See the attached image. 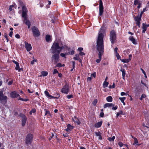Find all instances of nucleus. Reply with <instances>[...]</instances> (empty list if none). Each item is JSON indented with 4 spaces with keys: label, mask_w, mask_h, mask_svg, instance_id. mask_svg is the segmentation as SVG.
Wrapping results in <instances>:
<instances>
[{
    "label": "nucleus",
    "mask_w": 149,
    "mask_h": 149,
    "mask_svg": "<svg viewBox=\"0 0 149 149\" xmlns=\"http://www.w3.org/2000/svg\"><path fill=\"white\" fill-rule=\"evenodd\" d=\"M119 99L120 100L121 102L122 103L124 102V100L126 99V98L125 97H119Z\"/></svg>",
    "instance_id": "obj_34"
},
{
    "label": "nucleus",
    "mask_w": 149,
    "mask_h": 149,
    "mask_svg": "<svg viewBox=\"0 0 149 149\" xmlns=\"http://www.w3.org/2000/svg\"><path fill=\"white\" fill-rule=\"evenodd\" d=\"M118 144L120 147H122L124 145V144L121 142H119L118 143Z\"/></svg>",
    "instance_id": "obj_47"
},
{
    "label": "nucleus",
    "mask_w": 149,
    "mask_h": 149,
    "mask_svg": "<svg viewBox=\"0 0 149 149\" xmlns=\"http://www.w3.org/2000/svg\"><path fill=\"white\" fill-rule=\"evenodd\" d=\"M68 54V53H65V54L62 53L60 54V55L62 57H65L66 55H67Z\"/></svg>",
    "instance_id": "obj_39"
},
{
    "label": "nucleus",
    "mask_w": 149,
    "mask_h": 149,
    "mask_svg": "<svg viewBox=\"0 0 149 149\" xmlns=\"http://www.w3.org/2000/svg\"><path fill=\"white\" fill-rule=\"evenodd\" d=\"M102 124V122H98L95 125V127H96L98 128L100 127Z\"/></svg>",
    "instance_id": "obj_19"
},
{
    "label": "nucleus",
    "mask_w": 149,
    "mask_h": 149,
    "mask_svg": "<svg viewBox=\"0 0 149 149\" xmlns=\"http://www.w3.org/2000/svg\"><path fill=\"white\" fill-rule=\"evenodd\" d=\"M11 97L13 98L17 97L19 96V95L15 92H13L10 93Z\"/></svg>",
    "instance_id": "obj_15"
},
{
    "label": "nucleus",
    "mask_w": 149,
    "mask_h": 149,
    "mask_svg": "<svg viewBox=\"0 0 149 149\" xmlns=\"http://www.w3.org/2000/svg\"><path fill=\"white\" fill-rule=\"evenodd\" d=\"M105 33V28L102 27L100 30L98 34V36L97 41L96 47L97 50L99 52V59H97L96 61L97 63H99L101 59L104 49L103 38L104 34Z\"/></svg>",
    "instance_id": "obj_1"
},
{
    "label": "nucleus",
    "mask_w": 149,
    "mask_h": 149,
    "mask_svg": "<svg viewBox=\"0 0 149 149\" xmlns=\"http://www.w3.org/2000/svg\"><path fill=\"white\" fill-rule=\"evenodd\" d=\"M24 44H25V48L27 51L28 52L30 51L32 49V47L31 44L28 43L26 42H24Z\"/></svg>",
    "instance_id": "obj_13"
},
{
    "label": "nucleus",
    "mask_w": 149,
    "mask_h": 149,
    "mask_svg": "<svg viewBox=\"0 0 149 149\" xmlns=\"http://www.w3.org/2000/svg\"><path fill=\"white\" fill-rule=\"evenodd\" d=\"M115 139V136H113L112 138H108V140H109V141H113Z\"/></svg>",
    "instance_id": "obj_31"
},
{
    "label": "nucleus",
    "mask_w": 149,
    "mask_h": 149,
    "mask_svg": "<svg viewBox=\"0 0 149 149\" xmlns=\"http://www.w3.org/2000/svg\"><path fill=\"white\" fill-rule=\"evenodd\" d=\"M96 76V73L95 72H94L91 75V77H93L95 78Z\"/></svg>",
    "instance_id": "obj_44"
},
{
    "label": "nucleus",
    "mask_w": 149,
    "mask_h": 149,
    "mask_svg": "<svg viewBox=\"0 0 149 149\" xmlns=\"http://www.w3.org/2000/svg\"><path fill=\"white\" fill-rule=\"evenodd\" d=\"M97 102V99H95L93 102L92 103L95 106L96 105Z\"/></svg>",
    "instance_id": "obj_38"
},
{
    "label": "nucleus",
    "mask_w": 149,
    "mask_h": 149,
    "mask_svg": "<svg viewBox=\"0 0 149 149\" xmlns=\"http://www.w3.org/2000/svg\"><path fill=\"white\" fill-rule=\"evenodd\" d=\"M121 114H123V111H120V112L117 113L116 114V117H118Z\"/></svg>",
    "instance_id": "obj_37"
},
{
    "label": "nucleus",
    "mask_w": 149,
    "mask_h": 149,
    "mask_svg": "<svg viewBox=\"0 0 149 149\" xmlns=\"http://www.w3.org/2000/svg\"><path fill=\"white\" fill-rule=\"evenodd\" d=\"M14 7V5H11L9 7V10L10 11H11L12 10V8Z\"/></svg>",
    "instance_id": "obj_51"
},
{
    "label": "nucleus",
    "mask_w": 149,
    "mask_h": 149,
    "mask_svg": "<svg viewBox=\"0 0 149 149\" xmlns=\"http://www.w3.org/2000/svg\"><path fill=\"white\" fill-rule=\"evenodd\" d=\"M13 31H11L9 34V36L10 37H12V35H13Z\"/></svg>",
    "instance_id": "obj_62"
},
{
    "label": "nucleus",
    "mask_w": 149,
    "mask_h": 149,
    "mask_svg": "<svg viewBox=\"0 0 149 149\" xmlns=\"http://www.w3.org/2000/svg\"><path fill=\"white\" fill-rule=\"evenodd\" d=\"M22 126H24L25 125L26 122L27 118L24 115H23L22 116Z\"/></svg>",
    "instance_id": "obj_14"
},
{
    "label": "nucleus",
    "mask_w": 149,
    "mask_h": 149,
    "mask_svg": "<svg viewBox=\"0 0 149 149\" xmlns=\"http://www.w3.org/2000/svg\"><path fill=\"white\" fill-rule=\"evenodd\" d=\"M146 97V95L145 94H142L141 96V97L140 98V99L141 100H142L143 98L145 97Z\"/></svg>",
    "instance_id": "obj_41"
},
{
    "label": "nucleus",
    "mask_w": 149,
    "mask_h": 149,
    "mask_svg": "<svg viewBox=\"0 0 149 149\" xmlns=\"http://www.w3.org/2000/svg\"><path fill=\"white\" fill-rule=\"evenodd\" d=\"M129 39L132 42V43L134 45H136L137 44V42H136V40L132 36H130L129 38Z\"/></svg>",
    "instance_id": "obj_17"
},
{
    "label": "nucleus",
    "mask_w": 149,
    "mask_h": 149,
    "mask_svg": "<svg viewBox=\"0 0 149 149\" xmlns=\"http://www.w3.org/2000/svg\"><path fill=\"white\" fill-rule=\"evenodd\" d=\"M35 62H36V61L35 59H34L31 61V64L32 65H33L34 64Z\"/></svg>",
    "instance_id": "obj_60"
},
{
    "label": "nucleus",
    "mask_w": 149,
    "mask_h": 149,
    "mask_svg": "<svg viewBox=\"0 0 149 149\" xmlns=\"http://www.w3.org/2000/svg\"><path fill=\"white\" fill-rule=\"evenodd\" d=\"M80 58L79 57V54H76L75 55V56L73 58V59L74 60H78Z\"/></svg>",
    "instance_id": "obj_26"
},
{
    "label": "nucleus",
    "mask_w": 149,
    "mask_h": 149,
    "mask_svg": "<svg viewBox=\"0 0 149 149\" xmlns=\"http://www.w3.org/2000/svg\"><path fill=\"white\" fill-rule=\"evenodd\" d=\"M114 106V105L112 103H106L104 105V108H105L107 107H111Z\"/></svg>",
    "instance_id": "obj_18"
},
{
    "label": "nucleus",
    "mask_w": 149,
    "mask_h": 149,
    "mask_svg": "<svg viewBox=\"0 0 149 149\" xmlns=\"http://www.w3.org/2000/svg\"><path fill=\"white\" fill-rule=\"evenodd\" d=\"M42 75L43 76H46L48 74V72H47L43 71L41 72Z\"/></svg>",
    "instance_id": "obj_28"
},
{
    "label": "nucleus",
    "mask_w": 149,
    "mask_h": 149,
    "mask_svg": "<svg viewBox=\"0 0 149 149\" xmlns=\"http://www.w3.org/2000/svg\"><path fill=\"white\" fill-rule=\"evenodd\" d=\"M117 109V106H116L114 107H112V109L113 110H115Z\"/></svg>",
    "instance_id": "obj_57"
},
{
    "label": "nucleus",
    "mask_w": 149,
    "mask_h": 149,
    "mask_svg": "<svg viewBox=\"0 0 149 149\" xmlns=\"http://www.w3.org/2000/svg\"><path fill=\"white\" fill-rule=\"evenodd\" d=\"M83 50V48L81 47H79L78 48V50L79 51H81Z\"/></svg>",
    "instance_id": "obj_61"
},
{
    "label": "nucleus",
    "mask_w": 149,
    "mask_h": 149,
    "mask_svg": "<svg viewBox=\"0 0 149 149\" xmlns=\"http://www.w3.org/2000/svg\"><path fill=\"white\" fill-rule=\"evenodd\" d=\"M24 18L23 22L28 26V29L30 28L31 25V22L29 20L27 19V17H25Z\"/></svg>",
    "instance_id": "obj_12"
},
{
    "label": "nucleus",
    "mask_w": 149,
    "mask_h": 149,
    "mask_svg": "<svg viewBox=\"0 0 149 149\" xmlns=\"http://www.w3.org/2000/svg\"><path fill=\"white\" fill-rule=\"evenodd\" d=\"M51 37L48 35H47L46 36V40L47 42H49L51 40Z\"/></svg>",
    "instance_id": "obj_22"
},
{
    "label": "nucleus",
    "mask_w": 149,
    "mask_h": 149,
    "mask_svg": "<svg viewBox=\"0 0 149 149\" xmlns=\"http://www.w3.org/2000/svg\"><path fill=\"white\" fill-rule=\"evenodd\" d=\"M104 115V113L102 112H101L100 114V116L101 117H103Z\"/></svg>",
    "instance_id": "obj_59"
},
{
    "label": "nucleus",
    "mask_w": 149,
    "mask_h": 149,
    "mask_svg": "<svg viewBox=\"0 0 149 149\" xmlns=\"http://www.w3.org/2000/svg\"><path fill=\"white\" fill-rule=\"evenodd\" d=\"M33 135L30 134H28L25 139V143L27 146L31 145L33 140Z\"/></svg>",
    "instance_id": "obj_5"
},
{
    "label": "nucleus",
    "mask_w": 149,
    "mask_h": 149,
    "mask_svg": "<svg viewBox=\"0 0 149 149\" xmlns=\"http://www.w3.org/2000/svg\"><path fill=\"white\" fill-rule=\"evenodd\" d=\"M141 17L139 15H138L137 16L135 17V20L136 22V25L140 27V21L141 18Z\"/></svg>",
    "instance_id": "obj_10"
},
{
    "label": "nucleus",
    "mask_w": 149,
    "mask_h": 149,
    "mask_svg": "<svg viewBox=\"0 0 149 149\" xmlns=\"http://www.w3.org/2000/svg\"><path fill=\"white\" fill-rule=\"evenodd\" d=\"M19 100H20L22 101H27L28 100V99H23L20 97H19V98L18 99Z\"/></svg>",
    "instance_id": "obj_33"
},
{
    "label": "nucleus",
    "mask_w": 149,
    "mask_h": 149,
    "mask_svg": "<svg viewBox=\"0 0 149 149\" xmlns=\"http://www.w3.org/2000/svg\"><path fill=\"white\" fill-rule=\"evenodd\" d=\"M63 48V46H59L58 43L54 42L52 47V52L53 54L60 53L61 50Z\"/></svg>",
    "instance_id": "obj_2"
},
{
    "label": "nucleus",
    "mask_w": 149,
    "mask_h": 149,
    "mask_svg": "<svg viewBox=\"0 0 149 149\" xmlns=\"http://www.w3.org/2000/svg\"><path fill=\"white\" fill-rule=\"evenodd\" d=\"M112 97L110 96H109L106 98L108 102H111L112 101Z\"/></svg>",
    "instance_id": "obj_24"
},
{
    "label": "nucleus",
    "mask_w": 149,
    "mask_h": 149,
    "mask_svg": "<svg viewBox=\"0 0 149 149\" xmlns=\"http://www.w3.org/2000/svg\"><path fill=\"white\" fill-rule=\"evenodd\" d=\"M67 97L68 99H70V98H73V96L72 95H67Z\"/></svg>",
    "instance_id": "obj_42"
},
{
    "label": "nucleus",
    "mask_w": 149,
    "mask_h": 149,
    "mask_svg": "<svg viewBox=\"0 0 149 149\" xmlns=\"http://www.w3.org/2000/svg\"><path fill=\"white\" fill-rule=\"evenodd\" d=\"M141 3L139 0H135L134 1V4L135 5L139 4Z\"/></svg>",
    "instance_id": "obj_25"
},
{
    "label": "nucleus",
    "mask_w": 149,
    "mask_h": 149,
    "mask_svg": "<svg viewBox=\"0 0 149 149\" xmlns=\"http://www.w3.org/2000/svg\"><path fill=\"white\" fill-rule=\"evenodd\" d=\"M58 73V71L56 69H54L53 71V74H55Z\"/></svg>",
    "instance_id": "obj_49"
},
{
    "label": "nucleus",
    "mask_w": 149,
    "mask_h": 149,
    "mask_svg": "<svg viewBox=\"0 0 149 149\" xmlns=\"http://www.w3.org/2000/svg\"><path fill=\"white\" fill-rule=\"evenodd\" d=\"M69 91V87L68 85L67 84H66L63 87L62 89L61 90V92L64 93L68 94Z\"/></svg>",
    "instance_id": "obj_7"
},
{
    "label": "nucleus",
    "mask_w": 149,
    "mask_h": 149,
    "mask_svg": "<svg viewBox=\"0 0 149 149\" xmlns=\"http://www.w3.org/2000/svg\"><path fill=\"white\" fill-rule=\"evenodd\" d=\"M142 29H143L142 32L143 33H145V32L147 28L146 26V24L144 23H143L142 24Z\"/></svg>",
    "instance_id": "obj_20"
},
{
    "label": "nucleus",
    "mask_w": 149,
    "mask_h": 149,
    "mask_svg": "<svg viewBox=\"0 0 149 149\" xmlns=\"http://www.w3.org/2000/svg\"><path fill=\"white\" fill-rule=\"evenodd\" d=\"M45 93L46 95L48 97L50 98H54V97L52 96L51 95L49 94V92L47 91H45Z\"/></svg>",
    "instance_id": "obj_21"
},
{
    "label": "nucleus",
    "mask_w": 149,
    "mask_h": 149,
    "mask_svg": "<svg viewBox=\"0 0 149 149\" xmlns=\"http://www.w3.org/2000/svg\"><path fill=\"white\" fill-rule=\"evenodd\" d=\"M62 67V65L61 63H59L58 64H57L56 65V66L55 67Z\"/></svg>",
    "instance_id": "obj_45"
},
{
    "label": "nucleus",
    "mask_w": 149,
    "mask_h": 149,
    "mask_svg": "<svg viewBox=\"0 0 149 149\" xmlns=\"http://www.w3.org/2000/svg\"><path fill=\"white\" fill-rule=\"evenodd\" d=\"M104 8L103 5V3L102 0H100L99 1V13L100 16H101L103 13Z\"/></svg>",
    "instance_id": "obj_8"
},
{
    "label": "nucleus",
    "mask_w": 149,
    "mask_h": 149,
    "mask_svg": "<svg viewBox=\"0 0 149 149\" xmlns=\"http://www.w3.org/2000/svg\"><path fill=\"white\" fill-rule=\"evenodd\" d=\"M132 137L133 138H134V143H133V145H134L135 144L138 143V140H137V139L136 138L134 137L133 136H132Z\"/></svg>",
    "instance_id": "obj_30"
},
{
    "label": "nucleus",
    "mask_w": 149,
    "mask_h": 149,
    "mask_svg": "<svg viewBox=\"0 0 149 149\" xmlns=\"http://www.w3.org/2000/svg\"><path fill=\"white\" fill-rule=\"evenodd\" d=\"M59 53H55L52 56V62L54 64H56L59 61Z\"/></svg>",
    "instance_id": "obj_4"
},
{
    "label": "nucleus",
    "mask_w": 149,
    "mask_h": 149,
    "mask_svg": "<svg viewBox=\"0 0 149 149\" xmlns=\"http://www.w3.org/2000/svg\"><path fill=\"white\" fill-rule=\"evenodd\" d=\"M36 111V110L35 109H33L29 113L30 115H31L32 113H34Z\"/></svg>",
    "instance_id": "obj_36"
},
{
    "label": "nucleus",
    "mask_w": 149,
    "mask_h": 149,
    "mask_svg": "<svg viewBox=\"0 0 149 149\" xmlns=\"http://www.w3.org/2000/svg\"><path fill=\"white\" fill-rule=\"evenodd\" d=\"M74 50H72L70 52H69L68 53V54H70L71 55H73L74 54Z\"/></svg>",
    "instance_id": "obj_46"
},
{
    "label": "nucleus",
    "mask_w": 149,
    "mask_h": 149,
    "mask_svg": "<svg viewBox=\"0 0 149 149\" xmlns=\"http://www.w3.org/2000/svg\"><path fill=\"white\" fill-rule=\"evenodd\" d=\"M31 30L34 37H37L40 35V32L36 27L35 26L32 27Z\"/></svg>",
    "instance_id": "obj_6"
},
{
    "label": "nucleus",
    "mask_w": 149,
    "mask_h": 149,
    "mask_svg": "<svg viewBox=\"0 0 149 149\" xmlns=\"http://www.w3.org/2000/svg\"><path fill=\"white\" fill-rule=\"evenodd\" d=\"M22 17H27L26 14L28 11L27 8L25 6H23L22 7Z\"/></svg>",
    "instance_id": "obj_11"
},
{
    "label": "nucleus",
    "mask_w": 149,
    "mask_h": 149,
    "mask_svg": "<svg viewBox=\"0 0 149 149\" xmlns=\"http://www.w3.org/2000/svg\"><path fill=\"white\" fill-rule=\"evenodd\" d=\"M118 49V48H117V47H116L114 49V51L115 54L116 53H118L117 52Z\"/></svg>",
    "instance_id": "obj_56"
},
{
    "label": "nucleus",
    "mask_w": 149,
    "mask_h": 149,
    "mask_svg": "<svg viewBox=\"0 0 149 149\" xmlns=\"http://www.w3.org/2000/svg\"><path fill=\"white\" fill-rule=\"evenodd\" d=\"M15 69L16 70H18V71L19 72L21 71V70H22V69L20 68H19V63L16 65Z\"/></svg>",
    "instance_id": "obj_23"
},
{
    "label": "nucleus",
    "mask_w": 149,
    "mask_h": 149,
    "mask_svg": "<svg viewBox=\"0 0 149 149\" xmlns=\"http://www.w3.org/2000/svg\"><path fill=\"white\" fill-rule=\"evenodd\" d=\"M120 71L122 72V76H125V71L124 69H121Z\"/></svg>",
    "instance_id": "obj_29"
},
{
    "label": "nucleus",
    "mask_w": 149,
    "mask_h": 149,
    "mask_svg": "<svg viewBox=\"0 0 149 149\" xmlns=\"http://www.w3.org/2000/svg\"><path fill=\"white\" fill-rule=\"evenodd\" d=\"M13 82V81H10L8 82V85H11L12 84Z\"/></svg>",
    "instance_id": "obj_64"
},
{
    "label": "nucleus",
    "mask_w": 149,
    "mask_h": 149,
    "mask_svg": "<svg viewBox=\"0 0 149 149\" xmlns=\"http://www.w3.org/2000/svg\"><path fill=\"white\" fill-rule=\"evenodd\" d=\"M72 120L77 125H79L81 123V122L76 116H74V118H72Z\"/></svg>",
    "instance_id": "obj_16"
},
{
    "label": "nucleus",
    "mask_w": 149,
    "mask_h": 149,
    "mask_svg": "<svg viewBox=\"0 0 149 149\" xmlns=\"http://www.w3.org/2000/svg\"><path fill=\"white\" fill-rule=\"evenodd\" d=\"M108 83L104 81L103 84V87L104 88H106L107 87L108 85Z\"/></svg>",
    "instance_id": "obj_27"
},
{
    "label": "nucleus",
    "mask_w": 149,
    "mask_h": 149,
    "mask_svg": "<svg viewBox=\"0 0 149 149\" xmlns=\"http://www.w3.org/2000/svg\"><path fill=\"white\" fill-rule=\"evenodd\" d=\"M50 112L49 111H46L45 115L47 114L50 115Z\"/></svg>",
    "instance_id": "obj_55"
},
{
    "label": "nucleus",
    "mask_w": 149,
    "mask_h": 149,
    "mask_svg": "<svg viewBox=\"0 0 149 149\" xmlns=\"http://www.w3.org/2000/svg\"><path fill=\"white\" fill-rule=\"evenodd\" d=\"M92 79V78L91 77H88L87 78V81H90Z\"/></svg>",
    "instance_id": "obj_50"
},
{
    "label": "nucleus",
    "mask_w": 149,
    "mask_h": 149,
    "mask_svg": "<svg viewBox=\"0 0 149 149\" xmlns=\"http://www.w3.org/2000/svg\"><path fill=\"white\" fill-rule=\"evenodd\" d=\"M7 99V97L4 95L3 92L0 91V102H1L3 101L6 103Z\"/></svg>",
    "instance_id": "obj_9"
},
{
    "label": "nucleus",
    "mask_w": 149,
    "mask_h": 149,
    "mask_svg": "<svg viewBox=\"0 0 149 149\" xmlns=\"http://www.w3.org/2000/svg\"><path fill=\"white\" fill-rule=\"evenodd\" d=\"M19 3V4L21 6L23 7V6H24L23 3L22 2L21 0H18Z\"/></svg>",
    "instance_id": "obj_35"
},
{
    "label": "nucleus",
    "mask_w": 149,
    "mask_h": 149,
    "mask_svg": "<svg viewBox=\"0 0 149 149\" xmlns=\"http://www.w3.org/2000/svg\"><path fill=\"white\" fill-rule=\"evenodd\" d=\"M95 134L96 136H99L100 135V132H95Z\"/></svg>",
    "instance_id": "obj_53"
},
{
    "label": "nucleus",
    "mask_w": 149,
    "mask_h": 149,
    "mask_svg": "<svg viewBox=\"0 0 149 149\" xmlns=\"http://www.w3.org/2000/svg\"><path fill=\"white\" fill-rule=\"evenodd\" d=\"M85 55V54L82 52H81L79 53V55H80L83 56V55Z\"/></svg>",
    "instance_id": "obj_58"
},
{
    "label": "nucleus",
    "mask_w": 149,
    "mask_h": 149,
    "mask_svg": "<svg viewBox=\"0 0 149 149\" xmlns=\"http://www.w3.org/2000/svg\"><path fill=\"white\" fill-rule=\"evenodd\" d=\"M15 37L17 38H20V36L18 34H17L15 35Z\"/></svg>",
    "instance_id": "obj_52"
},
{
    "label": "nucleus",
    "mask_w": 149,
    "mask_h": 149,
    "mask_svg": "<svg viewBox=\"0 0 149 149\" xmlns=\"http://www.w3.org/2000/svg\"><path fill=\"white\" fill-rule=\"evenodd\" d=\"M129 52V50L127 49V50H125L124 51V54H125L126 53L128 54Z\"/></svg>",
    "instance_id": "obj_48"
},
{
    "label": "nucleus",
    "mask_w": 149,
    "mask_h": 149,
    "mask_svg": "<svg viewBox=\"0 0 149 149\" xmlns=\"http://www.w3.org/2000/svg\"><path fill=\"white\" fill-rule=\"evenodd\" d=\"M110 40L112 44H113L116 40V33L113 30L111 31L110 34Z\"/></svg>",
    "instance_id": "obj_3"
},
{
    "label": "nucleus",
    "mask_w": 149,
    "mask_h": 149,
    "mask_svg": "<svg viewBox=\"0 0 149 149\" xmlns=\"http://www.w3.org/2000/svg\"><path fill=\"white\" fill-rule=\"evenodd\" d=\"M67 127L70 130L72 129L73 128V127L69 124L68 125Z\"/></svg>",
    "instance_id": "obj_43"
},
{
    "label": "nucleus",
    "mask_w": 149,
    "mask_h": 149,
    "mask_svg": "<svg viewBox=\"0 0 149 149\" xmlns=\"http://www.w3.org/2000/svg\"><path fill=\"white\" fill-rule=\"evenodd\" d=\"M121 61L122 62L124 63H127L130 61L128 59H122Z\"/></svg>",
    "instance_id": "obj_32"
},
{
    "label": "nucleus",
    "mask_w": 149,
    "mask_h": 149,
    "mask_svg": "<svg viewBox=\"0 0 149 149\" xmlns=\"http://www.w3.org/2000/svg\"><path fill=\"white\" fill-rule=\"evenodd\" d=\"M129 58L128 59H127L129 61H130L131 59V58L132 57V55L131 54H130L129 55Z\"/></svg>",
    "instance_id": "obj_54"
},
{
    "label": "nucleus",
    "mask_w": 149,
    "mask_h": 149,
    "mask_svg": "<svg viewBox=\"0 0 149 149\" xmlns=\"http://www.w3.org/2000/svg\"><path fill=\"white\" fill-rule=\"evenodd\" d=\"M116 54V56L117 57V58L118 59H119L120 58V57L119 55V54L118 53H116L115 54Z\"/></svg>",
    "instance_id": "obj_40"
},
{
    "label": "nucleus",
    "mask_w": 149,
    "mask_h": 149,
    "mask_svg": "<svg viewBox=\"0 0 149 149\" xmlns=\"http://www.w3.org/2000/svg\"><path fill=\"white\" fill-rule=\"evenodd\" d=\"M121 95L122 96H123L124 95H126V93L123 92H122L121 93Z\"/></svg>",
    "instance_id": "obj_63"
}]
</instances>
